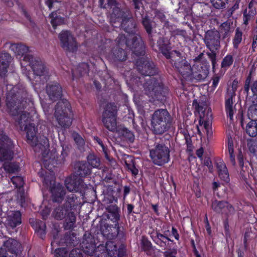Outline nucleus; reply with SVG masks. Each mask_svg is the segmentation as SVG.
<instances>
[{
  "instance_id": "1",
  "label": "nucleus",
  "mask_w": 257,
  "mask_h": 257,
  "mask_svg": "<svg viewBox=\"0 0 257 257\" xmlns=\"http://www.w3.org/2000/svg\"><path fill=\"white\" fill-rule=\"evenodd\" d=\"M26 94V91L24 88L14 86L7 96V105L10 108L12 115H20L19 124L22 129L24 127L28 143L35 146V151L39 152V149L42 152H47L49 146L48 139L43 137L41 141H38L36 136L35 125L31 123V121L37 118L32 99L30 97L25 101L22 100L21 102L18 100V97Z\"/></svg>"
},
{
  "instance_id": "2",
  "label": "nucleus",
  "mask_w": 257,
  "mask_h": 257,
  "mask_svg": "<svg viewBox=\"0 0 257 257\" xmlns=\"http://www.w3.org/2000/svg\"><path fill=\"white\" fill-rule=\"evenodd\" d=\"M107 5L104 4V0H99L101 7L110 8L112 10L111 15V22L115 23L117 21L124 30L125 34L119 35L116 39L117 51L114 50L113 55L115 58L120 61L126 59V53L123 48H128L136 55L143 56L145 54L144 43L138 34L135 33V24L132 19H127L123 12H121L118 5L114 0H107Z\"/></svg>"
},
{
  "instance_id": "3",
  "label": "nucleus",
  "mask_w": 257,
  "mask_h": 257,
  "mask_svg": "<svg viewBox=\"0 0 257 257\" xmlns=\"http://www.w3.org/2000/svg\"><path fill=\"white\" fill-rule=\"evenodd\" d=\"M136 65L143 75L148 76V78L145 79L146 82L143 85L145 93L152 99H160L162 86L154 78L150 77L156 73L154 64L145 58L141 57L136 62Z\"/></svg>"
},
{
  "instance_id": "4",
  "label": "nucleus",
  "mask_w": 257,
  "mask_h": 257,
  "mask_svg": "<svg viewBox=\"0 0 257 257\" xmlns=\"http://www.w3.org/2000/svg\"><path fill=\"white\" fill-rule=\"evenodd\" d=\"M10 48L17 56L23 57V61L21 62L22 67L29 65L37 76H43L47 73V70L41 61L27 54L29 49L26 46L21 44H12Z\"/></svg>"
},
{
  "instance_id": "5",
  "label": "nucleus",
  "mask_w": 257,
  "mask_h": 257,
  "mask_svg": "<svg viewBox=\"0 0 257 257\" xmlns=\"http://www.w3.org/2000/svg\"><path fill=\"white\" fill-rule=\"evenodd\" d=\"M0 145V161L5 162L4 164L5 170L9 174L17 172L19 170V165L14 162H9L13 155L12 141L7 136L1 134Z\"/></svg>"
},
{
  "instance_id": "6",
  "label": "nucleus",
  "mask_w": 257,
  "mask_h": 257,
  "mask_svg": "<svg viewBox=\"0 0 257 257\" xmlns=\"http://www.w3.org/2000/svg\"><path fill=\"white\" fill-rule=\"evenodd\" d=\"M193 106L199 113V124L197 125L199 135L201 136L202 133L201 131L204 129L207 138L211 137L212 135V114L210 108L207 106H205L204 108L200 106L196 100L193 101Z\"/></svg>"
},
{
  "instance_id": "7",
  "label": "nucleus",
  "mask_w": 257,
  "mask_h": 257,
  "mask_svg": "<svg viewBox=\"0 0 257 257\" xmlns=\"http://www.w3.org/2000/svg\"><path fill=\"white\" fill-rule=\"evenodd\" d=\"M171 122V116L166 109H158L151 117L152 130L155 134H162L168 129Z\"/></svg>"
},
{
  "instance_id": "8",
  "label": "nucleus",
  "mask_w": 257,
  "mask_h": 257,
  "mask_svg": "<svg viewBox=\"0 0 257 257\" xmlns=\"http://www.w3.org/2000/svg\"><path fill=\"white\" fill-rule=\"evenodd\" d=\"M55 117L58 124L62 127L71 125L73 119V113L70 103L67 100H59L55 107Z\"/></svg>"
},
{
  "instance_id": "9",
  "label": "nucleus",
  "mask_w": 257,
  "mask_h": 257,
  "mask_svg": "<svg viewBox=\"0 0 257 257\" xmlns=\"http://www.w3.org/2000/svg\"><path fill=\"white\" fill-rule=\"evenodd\" d=\"M81 247L83 252L90 256L95 257H107V254L104 251V246L99 244L96 247L95 238L90 233L84 235Z\"/></svg>"
},
{
  "instance_id": "10",
  "label": "nucleus",
  "mask_w": 257,
  "mask_h": 257,
  "mask_svg": "<svg viewBox=\"0 0 257 257\" xmlns=\"http://www.w3.org/2000/svg\"><path fill=\"white\" fill-rule=\"evenodd\" d=\"M0 257H17L20 243L16 239L0 235Z\"/></svg>"
},
{
  "instance_id": "11",
  "label": "nucleus",
  "mask_w": 257,
  "mask_h": 257,
  "mask_svg": "<svg viewBox=\"0 0 257 257\" xmlns=\"http://www.w3.org/2000/svg\"><path fill=\"white\" fill-rule=\"evenodd\" d=\"M43 183L47 187H49L53 201L60 202L64 198L65 192L63 186L56 184L54 175L50 174L43 177Z\"/></svg>"
},
{
  "instance_id": "12",
  "label": "nucleus",
  "mask_w": 257,
  "mask_h": 257,
  "mask_svg": "<svg viewBox=\"0 0 257 257\" xmlns=\"http://www.w3.org/2000/svg\"><path fill=\"white\" fill-rule=\"evenodd\" d=\"M150 156L155 164L161 166L169 162L170 151L165 145L158 144L150 151Z\"/></svg>"
},
{
  "instance_id": "13",
  "label": "nucleus",
  "mask_w": 257,
  "mask_h": 257,
  "mask_svg": "<svg viewBox=\"0 0 257 257\" xmlns=\"http://www.w3.org/2000/svg\"><path fill=\"white\" fill-rule=\"evenodd\" d=\"M116 106L114 104H107L102 114V122L109 131L117 130L116 123Z\"/></svg>"
},
{
  "instance_id": "14",
  "label": "nucleus",
  "mask_w": 257,
  "mask_h": 257,
  "mask_svg": "<svg viewBox=\"0 0 257 257\" xmlns=\"http://www.w3.org/2000/svg\"><path fill=\"white\" fill-rule=\"evenodd\" d=\"M174 65L178 72L185 79H191L192 78L201 79L204 77L201 74L194 71V67H191L190 65L185 60L177 61L175 63Z\"/></svg>"
},
{
  "instance_id": "15",
  "label": "nucleus",
  "mask_w": 257,
  "mask_h": 257,
  "mask_svg": "<svg viewBox=\"0 0 257 257\" xmlns=\"http://www.w3.org/2000/svg\"><path fill=\"white\" fill-rule=\"evenodd\" d=\"M62 47L65 50L73 52L77 49V43L68 31H62L59 35Z\"/></svg>"
},
{
  "instance_id": "16",
  "label": "nucleus",
  "mask_w": 257,
  "mask_h": 257,
  "mask_svg": "<svg viewBox=\"0 0 257 257\" xmlns=\"http://www.w3.org/2000/svg\"><path fill=\"white\" fill-rule=\"evenodd\" d=\"M220 35L217 31H208L206 33L205 42L207 47L211 51H214L218 49L220 44Z\"/></svg>"
},
{
  "instance_id": "17",
  "label": "nucleus",
  "mask_w": 257,
  "mask_h": 257,
  "mask_svg": "<svg viewBox=\"0 0 257 257\" xmlns=\"http://www.w3.org/2000/svg\"><path fill=\"white\" fill-rule=\"evenodd\" d=\"M21 214L19 211H9L5 222V226L7 230L11 232V229H14L21 223Z\"/></svg>"
},
{
  "instance_id": "18",
  "label": "nucleus",
  "mask_w": 257,
  "mask_h": 257,
  "mask_svg": "<svg viewBox=\"0 0 257 257\" xmlns=\"http://www.w3.org/2000/svg\"><path fill=\"white\" fill-rule=\"evenodd\" d=\"M212 208L216 212L225 214H231L234 211L233 207L224 201H214L212 204Z\"/></svg>"
},
{
  "instance_id": "19",
  "label": "nucleus",
  "mask_w": 257,
  "mask_h": 257,
  "mask_svg": "<svg viewBox=\"0 0 257 257\" xmlns=\"http://www.w3.org/2000/svg\"><path fill=\"white\" fill-rule=\"evenodd\" d=\"M47 93L52 100H57L61 97L62 89L57 82L49 84L47 87Z\"/></svg>"
},
{
  "instance_id": "20",
  "label": "nucleus",
  "mask_w": 257,
  "mask_h": 257,
  "mask_svg": "<svg viewBox=\"0 0 257 257\" xmlns=\"http://www.w3.org/2000/svg\"><path fill=\"white\" fill-rule=\"evenodd\" d=\"M65 185L67 189L70 192H77L81 190L83 182L75 176L68 178L65 180Z\"/></svg>"
},
{
  "instance_id": "21",
  "label": "nucleus",
  "mask_w": 257,
  "mask_h": 257,
  "mask_svg": "<svg viewBox=\"0 0 257 257\" xmlns=\"http://www.w3.org/2000/svg\"><path fill=\"white\" fill-rule=\"evenodd\" d=\"M11 179L15 186L17 188H19L20 192H22V190H21V187L24 185V180L23 178L19 176H14L12 177ZM25 201L26 196L24 192H20V199H19V202L22 207H25Z\"/></svg>"
},
{
  "instance_id": "22",
  "label": "nucleus",
  "mask_w": 257,
  "mask_h": 257,
  "mask_svg": "<svg viewBox=\"0 0 257 257\" xmlns=\"http://www.w3.org/2000/svg\"><path fill=\"white\" fill-rule=\"evenodd\" d=\"M30 223L40 237L43 238L46 234L45 224L43 222L34 218L31 219Z\"/></svg>"
},
{
  "instance_id": "23",
  "label": "nucleus",
  "mask_w": 257,
  "mask_h": 257,
  "mask_svg": "<svg viewBox=\"0 0 257 257\" xmlns=\"http://www.w3.org/2000/svg\"><path fill=\"white\" fill-rule=\"evenodd\" d=\"M218 175L221 179L226 182L229 181V174L225 164L222 161L216 163Z\"/></svg>"
},
{
  "instance_id": "24",
  "label": "nucleus",
  "mask_w": 257,
  "mask_h": 257,
  "mask_svg": "<svg viewBox=\"0 0 257 257\" xmlns=\"http://www.w3.org/2000/svg\"><path fill=\"white\" fill-rule=\"evenodd\" d=\"M123 159L127 169L130 170L133 175H136L138 174L139 171L135 166L133 158L128 155H124L123 157Z\"/></svg>"
},
{
  "instance_id": "25",
  "label": "nucleus",
  "mask_w": 257,
  "mask_h": 257,
  "mask_svg": "<svg viewBox=\"0 0 257 257\" xmlns=\"http://www.w3.org/2000/svg\"><path fill=\"white\" fill-rule=\"evenodd\" d=\"M134 102L138 108V111L141 113H143L146 110H149L148 106V103L138 97L136 95L134 96Z\"/></svg>"
},
{
  "instance_id": "26",
  "label": "nucleus",
  "mask_w": 257,
  "mask_h": 257,
  "mask_svg": "<svg viewBox=\"0 0 257 257\" xmlns=\"http://www.w3.org/2000/svg\"><path fill=\"white\" fill-rule=\"evenodd\" d=\"M76 222V216L72 212L68 213L65 218V222L64 224L65 228L70 229L72 228Z\"/></svg>"
},
{
  "instance_id": "27",
  "label": "nucleus",
  "mask_w": 257,
  "mask_h": 257,
  "mask_svg": "<svg viewBox=\"0 0 257 257\" xmlns=\"http://www.w3.org/2000/svg\"><path fill=\"white\" fill-rule=\"evenodd\" d=\"M154 241L160 246L165 249L167 246V242L171 241V240L164 235L157 233Z\"/></svg>"
},
{
  "instance_id": "28",
  "label": "nucleus",
  "mask_w": 257,
  "mask_h": 257,
  "mask_svg": "<svg viewBox=\"0 0 257 257\" xmlns=\"http://www.w3.org/2000/svg\"><path fill=\"white\" fill-rule=\"evenodd\" d=\"M227 146L230 162L232 166H235L236 165L235 157L234 155L233 141L231 138H228Z\"/></svg>"
},
{
  "instance_id": "29",
  "label": "nucleus",
  "mask_w": 257,
  "mask_h": 257,
  "mask_svg": "<svg viewBox=\"0 0 257 257\" xmlns=\"http://www.w3.org/2000/svg\"><path fill=\"white\" fill-rule=\"evenodd\" d=\"M104 246V251L107 254V257L114 256L117 253V247L113 242L108 241Z\"/></svg>"
},
{
  "instance_id": "30",
  "label": "nucleus",
  "mask_w": 257,
  "mask_h": 257,
  "mask_svg": "<svg viewBox=\"0 0 257 257\" xmlns=\"http://www.w3.org/2000/svg\"><path fill=\"white\" fill-rule=\"evenodd\" d=\"M118 133L123 136L126 140L133 142L134 140V135L133 133L125 127H119L116 131Z\"/></svg>"
},
{
  "instance_id": "31",
  "label": "nucleus",
  "mask_w": 257,
  "mask_h": 257,
  "mask_svg": "<svg viewBox=\"0 0 257 257\" xmlns=\"http://www.w3.org/2000/svg\"><path fill=\"white\" fill-rule=\"evenodd\" d=\"M225 109L228 116L230 120L233 119L234 109L233 107V101L231 96L229 97L225 101Z\"/></svg>"
},
{
  "instance_id": "32",
  "label": "nucleus",
  "mask_w": 257,
  "mask_h": 257,
  "mask_svg": "<svg viewBox=\"0 0 257 257\" xmlns=\"http://www.w3.org/2000/svg\"><path fill=\"white\" fill-rule=\"evenodd\" d=\"M246 133L250 137H255L257 134L256 122L254 120H251L248 122L246 127Z\"/></svg>"
},
{
  "instance_id": "33",
  "label": "nucleus",
  "mask_w": 257,
  "mask_h": 257,
  "mask_svg": "<svg viewBox=\"0 0 257 257\" xmlns=\"http://www.w3.org/2000/svg\"><path fill=\"white\" fill-rule=\"evenodd\" d=\"M49 17L51 19V23L54 29H55L56 26L60 25L64 22V20L61 17L57 16L55 12H52Z\"/></svg>"
},
{
  "instance_id": "34",
  "label": "nucleus",
  "mask_w": 257,
  "mask_h": 257,
  "mask_svg": "<svg viewBox=\"0 0 257 257\" xmlns=\"http://www.w3.org/2000/svg\"><path fill=\"white\" fill-rule=\"evenodd\" d=\"M67 209L63 208L62 207L57 208L53 213L54 217L57 219H62L64 217V214H66Z\"/></svg>"
},
{
  "instance_id": "35",
  "label": "nucleus",
  "mask_w": 257,
  "mask_h": 257,
  "mask_svg": "<svg viewBox=\"0 0 257 257\" xmlns=\"http://www.w3.org/2000/svg\"><path fill=\"white\" fill-rule=\"evenodd\" d=\"M78 201L77 198L74 196V194H71L68 197L66 203V208H72L76 206Z\"/></svg>"
},
{
  "instance_id": "36",
  "label": "nucleus",
  "mask_w": 257,
  "mask_h": 257,
  "mask_svg": "<svg viewBox=\"0 0 257 257\" xmlns=\"http://www.w3.org/2000/svg\"><path fill=\"white\" fill-rule=\"evenodd\" d=\"M94 139L97 142V143L102 148V149L103 152V153H104V154L105 155V157L106 159L107 160H108L110 162H111V164H115V161L113 159H110L109 158V157L108 156V153H107V149L105 148V147L103 145V144L102 142L101 141V140L100 139H99L98 138H97V137L94 138Z\"/></svg>"
},
{
  "instance_id": "37",
  "label": "nucleus",
  "mask_w": 257,
  "mask_h": 257,
  "mask_svg": "<svg viewBox=\"0 0 257 257\" xmlns=\"http://www.w3.org/2000/svg\"><path fill=\"white\" fill-rule=\"evenodd\" d=\"M88 164L93 168H97L100 165L99 159L93 155L88 156Z\"/></svg>"
},
{
  "instance_id": "38",
  "label": "nucleus",
  "mask_w": 257,
  "mask_h": 257,
  "mask_svg": "<svg viewBox=\"0 0 257 257\" xmlns=\"http://www.w3.org/2000/svg\"><path fill=\"white\" fill-rule=\"evenodd\" d=\"M237 160L240 167L241 171L240 174L243 175L242 172H245L246 170V167L244 166V164L245 163L244 160L243 159V155L241 152L239 153L237 156Z\"/></svg>"
},
{
  "instance_id": "39",
  "label": "nucleus",
  "mask_w": 257,
  "mask_h": 257,
  "mask_svg": "<svg viewBox=\"0 0 257 257\" xmlns=\"http://www.w3.org/2000/svg\"><path fill=\"white\" fill-rule=\"evenodd\" d=\"M47 202L46 201L44 200L43 202L42 205L41 207L42 209L41 210V214L43 217V218L45 219L47 217V216L49 214L50 212V209L47 206Z\"/></svg>"
},
{
  "instance_id": "40",
  "label": "nucleus",
  "mask_w": 257,
  "mask_h": 257,
  "mask_svg": "<svg viewBox=\"0 0 257 257\" xmlns=\"http://www.w3.org/2000/svg\"><path fill=\"white\" fill-rule=\"evenodd\" d=\"M213 6L216 9H221L224 7L227 0H210Z\"/></svg>"
},
{
  "instance_id": "41",
  "label": "nucleus",
  "mask_w": 257,
  "mask_h": 257,
  "mask_svg": "<svg viewBox=\"0 0 257 257\" xmlns=\"http://www.w3.org/2000/svg\"><path fill=\"white\" fill-rule=\"evenodd\" d=\"M242 40V33L238 29L236 30V33L234 38L233 43L234 47H236L237 45L241 42Z\"/></svg>"
},
{
  "instance_id": "42",
  "label": "nucleus",
  "mask_w": 257,
  "mask_h": 257,
  "mask_svg": "<svg viewBox=\"0 0 257 257\" xmlns=\"http://www.w3.org/2000/svg\"><path fill=\"white\" fill-rule=\"evenodd\" d=\"M233 62L232 57L230 55H227L223 59L221 63L222 67H227L232 64Z\"/></svg>"
},
{
  "instance_id": "43",
  "label": "nucleus",
  "mask_w": 257,
  "mask_h": 257,
  "mask_svg": "<svg viewBox=\"0 0 257 257\" xmlns=\"http://www.w3.org/2000/svg\"><path fill=\"white\" fill-rule=\"evenodd\" d=\"M67 250L65 248H60L55 250V256L56 257H66Z\"/></svg>"
},
{
  "instance_id": "44",
  "label": "nucleus",
  "mask_w": 257,
  "mask_h": 257,
  "mask_svg": "<svg viewBox=\"0 0 257 257\" xmlns=\"http://www.w3.org/2000/svg\"><path fill=\"white\" fill-rule=\"evenodd\" d=\"M248 114L252 118H254L255 116H257V104H253L250 106L248 111Z\"/></svg>"
},
{
  "instance_id": "45",
  "label": "nucleus",
  "mask_w": 257,
  "mask_h": 257,
  "mask_svg": "<svg viewBox=\"0 0 257 257\" xmlns=\"http://www.w3.org/2000/svg\"><path fill=\"white\" fill-rule=\"evenodd\" d=\"M143 24L147 32L148 33H151V29H152V26H151L150 21L148 19L147 17H145V18H143Z\"/></svg>"
},
{
  "instance_id": "46",
  "label": "nucleus",
  "mask_w": 257,
  "mask_h": 257,
  "mask_svg": "<svg viewBox=\"0 0 257 257\" xmlns=\"http://www.w3.org/2000/svg\"><path fill=\"white\" fill-rule=\"evenodd\" d=\"M248 145L250 152L257 156V142H250Z\"/></svg>"
},
{
  "instance_id": "47",
  "label": "nucleus",
  "mask_w": 257,
  "mask_h": 257,
  "mask_svg": "<svg viewBox=\"0 0 257 257\" xmlns=\"http://www.w3.org/2000/svg\"><path fill=\"white\" fill-rule=\"evenodd\" d=\"M78 69L80 71L81 75H82L84 73L88 72V66L86 63H82L79 66Z\"/></svg>"
},
{
  "instance_id": "48",
  "label": "nucleus",
  "mask_w": 257,
  "mask_h": 257,
  "mask_svg": "<svg viewBox=\"0 0 257 257\" xmlns=\"http://www.w3.org/2000/svg\"><path fill=\"white\" fill-rule=\"evenodd\" d=\"M107 210L112 213L115 218L117 217L118 208L116 205H110L107 208Z\"/></svg>"
},
{
  "instance_id": "49",
  "label": "nucleus",
  "mask_w": 257,
  "mask_h": 257,
  "mask_svg": "<svg viewBox=\"0 0 257 257\" xmlns=\"http://www.w3.org/2000/svg\"><path fill=\"white\" fill-rule=\"evenodd\" d=\"M74 139L79 147H81L84 145V141L80 135L78 134L74 135Z\"/></svg>"
},
{
  "instance_id": "50",
  "label": "nucleus",
  "mask_w": 257,
  "mask_h": 257,
  "mask_svg": "<svg viewBox=\"0 0 257 257\" xmlns=\"http://www.w3.org/2000/svg\"><path fill=\"white\" fill-rule=\"evenodd\" d=\"M41 104L45 115L48 117L49 114L52 111V109L44 101H41Z\"/></svg>"
},
{
  "instance_id": "51",
  "label": "nucleus",
  "mask_w": 257,
  "mask_h": 257,
  "mask_svg": "<svg viewBox=\"0 0 257 257\" xmlns=\"http://www.w3.org/2000/svg\"><path fill=\"white\" fill-rule=\"evenodd\" d=\"M69 257H83V256L80 253V250L78 248H75L71 251Z\"/></svg>"
},
{
  "instance_id": "52",
  "label": "nucleus",
  "mask_w": 257,
  "mask_h": 257,
  "mask_svg": "<svg viewBox=\"0 0 257 257\" xmlns=\"http://www.w3.org/2000/svg\"><path fill=\"white\" fill-rule=\"evenodd\" d=\"M203 164L204 165L208 167L209 172H212L213 171V166L209 158H205L203 161Z\"/></svg>"
},
{
  "instance_id": "53",
  "label": "nucleus",
  "mask_w": 257,
  "mask_h": 257,
  "mask_svg": "<svg viewBox=\"0 0 257 257\" xmlns=\"http://www.w3.org/2000/svg\"><path fill=\"white\" fill-rule=\"evenodd\" d=\"M142 243L145 249H149L151 247V243L146 238H143Z\"/></svg>"
},
{
  "instance_id": "54",
  "label": "nucleus",
  "mask_w": 257,
  "mask_h": 257,
  "mask_svg": "<svg viewBox=\"0 0 257 257\" xmlns=\"http://www.w3.org/2000/svg\"><path fill=\"white\" fill-rule=\"evenodd\" d=\"M250 80L251 78L250 76L248 77L245 80L244 90L247 93H248L249 90V83L250 82Z\"/></svg>"
},
{
  "instance_id": "55",
  "label": "nucleus",
  "mask_w": 257,
  "mask_h": 257,
  "mask_svg": "<svg viewBox=\"0 0 257 257\" xmlns=\"http://www.w3.org/2000/svg\"><path fill=\"white\" fill-rule=\"evenodd\" d=\"M223 29H224L225 33L229 31V26L227 23H223L221 24L220 26V31H222Z\"/></svg>"
},
{
  "instance_id": "56",
  "label": "nucleus",
  "mask_w": 257,
  "mask_h": 257,
  "mask_svg": "<svg viewBox=\"0 0 257 257\" xmlns=\"http://www.w3.org/2000/svg\"><path fill=\"white\" fill-rule=\"evenodd\" d=\"M219 77L218 76H215L212 78V86L214 88H215L219 82Z\"/></svg>"
},
{
  "instance_id": "57",
  "label": "nucleus",
  "mask_w": 257,
  "mask_h": 257,
  "mask_svg": "<svg viewBox=\"0 0 257 257\" xmlns=\"http://www.w3.org/2000/svg\"><path fill=\"white\" fill-rule=\"evenodd\" d=\"M251 90L254 94L257 95V81L254 82L251 85Z\"/></svg>"
},
{
  "instance_id": "58",
  "label": "nucleus",
  "mask_w": 257,
  "mask_h": 257,
  "mask_svg": "<svg viewBox=\"0 0 257 257\" xmlns=\"http://www.w3.org/2000/svg\"><path fill=\"white\" fill-rule=\"evenodd\" d=\"M45 3L49 8L51 9L57 2L55 0H46Z\"/></svg>"
},
{
  "instance_id": "59",
  "label": "nucleus",
  "mask_w": 257,
  "mask_h": 257,
  "mask_svg": "<svg viewBox=\"0 0 257 257\" xmlns=\"http://www.w3.org/2000/svg\"><path fill=\"white\" fill-rule=\"evenodd\" d=\"M203 152L204 151L202 148H200V149H198L196 151V155L198 158H200L201 160L202 159V157L203 154Z\"/></svg>"
},
{
  "instance_id": "60",
  "label": "nucleus",
  "mask_w": 257,
  "mask_h": 257,
  "mask_svg": "<svg viewBox=\"0 0 257 257\" xmlns=\"http://www.w3.org/2000/svg\"><path fill=\"white\" fill-rule=\"evenodd\" d=\"M171 232L175 238L177 240H178L179 238V235L177 232V230L175 228L172 227Z\"/></svg>"
},
{
  "instance_id": "61",
  "label": "nucleus",
  "mask_w": 257,
  "mask_h": 257,
  "mask_svg": "<svg viewBox=\"0 0 257 257\" xmlns=\"http://www.w3.org/2000/svg\"><path fill=\"white\" fill-rule=\"evenodd\" d=\"M205 221H206L205 227H206V230L207 231V233L209 234H210L211 232V228H210V226L209 225L208 219H207V217L206 216H205Z\"/></svg>"
},
{
  "instance_id": "62",
  "label": "nucleus",
  "mask_w": 257,
  "mask_h": 257,
  "mask_svg": "<svg viewBox=\"0 0 257 257\" xmlns=\"http://www.w3.org/2000/svg\"><path fill=\"white\" fill-rule=\"evenodd\" d=\"M134 5L136 9H140L142 3L141 0H134Z\"/></svg>"
},
{
  "instance_id": "63",
  "label": "nucleus",
  "mask_w": 257,
  "mask_h": 257,
  "mask_svg": "<svg viewBox=\"0 0 257 257\" xmlns=\"http://www.w3.org/2000/svg\"><path fill=\"white\" fill-rule=\"evenodd\" d=\"M162 42L163 41L162 40H160L158 43L159 44L160 50H161L162 52H163V50L166 48V45H165L164 46V45H161V43H162Z\"/></svg>"
},
{
  "instance_id": "64",
  "label": "nucleus",
  "mask_w": 257,
  "mask_h": 257,
  "mask_svg": "<svg viewBox=\"0 0 257 257\" xmlns=\"http://www.w3.org/2000/svg\"><path fill=\"white\" fill-rule=\"evenodd\" d=\"M252 45L253 48H255L257 46V35L253 37Z\"/></svg>"
}]
</instances>
